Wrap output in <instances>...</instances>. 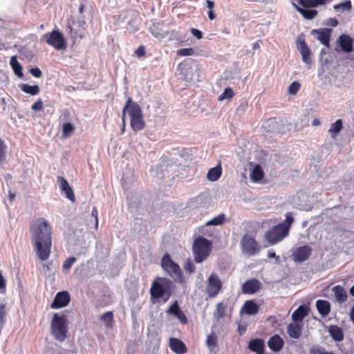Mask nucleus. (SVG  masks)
I'll return each instance as SVG.
<instances>
[{
	"label": "nucleus",
	"mask_w": 354,
	"mask_h": 354,
	"mask_svg": "<svg viewBox=\"0 0 354 354\" xmlns=\"http://www.w3.org/2000/svg\"><path fill=\"white\" fill-rule=\"evenodd\" d=\"M30 230L37 257L41 261L47 260L52 245L51 227L49 223L45 218H39L30 227Z\"/></svg>",
	"instance_id": "obj_1"
},
{
	"label": "nucleus",
	"mask_w": 354,
	"mask_h": 354,
	"mask_svg": "<svg viewBox=\"0 0 354 354\" xmlns=\"http://www.w3.org/2000/svg\"><path fill=\"white\" fill-rule=\"evenodd\" d=\"M128 113L131 118V127L134 131L142 130L145 127L142 111L139 104L133 102L131 97H129L122 110V119L124 122L126 113Z\"/></svg>",
	"instance_id": "obj_2"
},
{
	"label": "nucleus",
	"mask_w": 354,
	"mask_h": 354,
	"mask_svg": "<svg viewBox=\"0 0 354 354\" xmlns=\"http://www.w3.org/2000/svg\"><path fill=\"white\" fill-rule=\"evenodd\" d=\"M175 286L172 281L164 277H158L153 282L150 288L151 296L155 299H160L165 295L169 298Z\"/></svg>",
	"instance_id": "obj_3"
},
{
	"label": "nucleus",
	"mask_w": 354,
	"mask_h": 354,
	"mask_svg": "<svg viewBox=\"0 0 354 354\" xmlns=\"http://www.w3.org/2000/svg\"><path fill=\"white\" fill-rule=\"evenodd\" d=\"M212 242L202 236L196 238L193 243L194 261L197 263L204 261L209 255L212 250Z\"/></svg>",
	"instance_id": "obj_4"
},
{
	"label": "nucleus",
	"mask_w": 354,
	"mask_h": 354,
	"mask_svg": "<svg viewBox=\"0 0 354 354\" xmlns=\"http://www.w3.org/2000/svg\"><path fill=\"white\" fill-rule=\"evenodd\" d=\"M52 333L57 340L62 342L67 334V319L64 315L55 313L51 322Z\"/></svg>",
	"instance_id": "obj_5"
},
{
	"label": "nucleus",
	"mask_w": 354,
	"mask_h": 354,
	"mask_svg": "<svg viewBox=\"0 0 354 354\" xmlns=\"http://www.w3.org/2000/svg\"><path fill=\"white\" fill-rule=\"evenodd\" d=\"M43 39L49 46L57 50H64L67 46V43L63 34L58 30H53L51 32L44 34Z\"/></svg>",
	"instance_id": "obj_6"
},
{
	"label": "nucleus",
	"mask_w": 354,
	"mask_h": 354,
	"mask_svg": "<svg viewBox=\"0 0 354 354\" xmlns=\"http://www.w3.org/2000/svg\"><path fill=\"white\" fill-rule=\"evenodd\" d=\"M242 252L249 257L259 253L261 246L256 239L248 234H244L241 240Z\"/></svg>",
	"instance_id": "obj_7"
},
{
	"label": "nucleus",
	"mask_w": 354,
	"mask_h": 354,
	"mask_svg": "<svg viewBox=\"0 0 354 354\" xmlns=\"http://www.w3.org/2000/svg\"><path fill=\"white\" fill-rule=\"evenodd\" d=\"M288 227L285 223H279L272 227L266 234V239L271 244H274L288 235Z\"/></svg>",
	"instance_id": "obj_8"
},
{
	"label": "nucleus",
	"mask_w": 354,
	"mask_h": 354,
	"mask_svg": "<svg viewBox=\"0 0 354 354\" xmlns=\"http://www.w3.org/2000/svg\"><path fill=\"white\" fill-rule=\"evenodd\" d=\"M161 266L162 269L171 277L181 278L182 272L180 266L171 260L168 253L164 254L161 261Z\"/></svg>",
	"instance_id": "obj_9"
},
{
	"label": "nucleus",
	"mask_w": 354,
	"mask_h": 354,
	"mask_svg": "<svg viewBox=\"0 0 354 354\" xmlns=\"http://www.w3.org/2000/svg\"><path fill=\"white\" fill-rule=\"evenodd\" d=\"M223 283L215 272L211 273L207 279L206 293L210 298L216 297L222 289Z\"/></svg>",
	"instance_id": "obj_10"
},
{
	"label": "nucleus",
	"mask_w": 354,
	"mask_h": 354,
	"mask_svg": "<svg viewBox=\"0 0 354 354\" xmlns=\"http://www.w3.org/2000/svg\"><path fill=\"white\" fill-rule=\"evenodd\" d=\"M70 301L69 294L66 291H62L57 293L50 308L53 309H58L66 306Z\"/></svg>",
	"instance_id": "obj_11"
},
{
	"label": "nucleus",
	"mask_w": 354,
	"mask_h": 354,
	"mask_svg": "<svg viewBox=\"0 0 354 354\" xmlns=\"http://www.w3.org/2000/svg\"><path fill=\"white\" fill-rule=\"evenodd\" d=\"M331 33L332 29L328 28L312 30V34L327 48H329Z\"/></svg>",
	"instance_id": "obj_12"
},
{
	"label": "nucleus",
	"mask_w": 354,
	"mask_h": 354,
	"mask_svg": "<svg viewBox=\"0 0 354 354\" xmlns=\"http://www.w3.org/2000/svg\"><path fill=\"white\" fill-rule=\"evenodd\" d=\"M337 42L341 48V50L344 53H349L353 50V39L348 35H341Z\"/></svg>",
	"instance_id": "obj_13"
},
{
	"label": "nucleus",
	"mask_w": 354,
	"mask_h": 354,
	"mask_svg": "<svg viewBox=\"0 0 354 354\" xmlns=\"http://www.w3.org/2000/svg\"><path fill=\"white\" fill-rule=\"evenodd\" d=\"M312 253V249L308 245L301 246L297 248L293 254L295 262L301 263L308 259Z\"/></svg>",
	"instance_id": "obj_14"
},
{
	"label": "nucleus",
	"mask_w": 354,
	"mask_h": 354,
	"mask_svg": "<svg viewBox=\"0 0 354 354\" xmlns=\"http://www.w3.org/2000/svg\"><path fill=\"white\" fill-rule=\"evenodd\" d=\"M261 282L255 279L246 281L242 285V292L245 294L252 295L259 290Z\"/></svg>",
	"instance_id": "obj_15"
},
{
	"label": "nucleus",
	"mask_w": 354,
	"mask_h": 354,
	"mask_svg": "<svg viewBox=\"0 0 354 354\" xmlns=\"http://www.w3.org/2000/svg\"><path fill=\"white\" fill-rule=\"evenodd\" d=\"M57 181L61 191L66 194V198L72 202H74L75 201V197L68 181L62 176H58Z\"/></svg>",
	"instance_id": "obj_16"
},
{
	"label": "nucleus",
	"mask_w": 354,
	"mask_h": 354,
	"mask_svg": "<svg viewBox=\"0 0 354 354\" xmlns=\"http://www.w3.org/2000/svg\"><path fill=\"white\" fill-rule=\"evenodd\" d=\"M167 313L174 315L183 324L187 323V318L179 308L177 301H175L174 303L167 310Z\"/></svg>",
	"instance_id": "obj_17"
},
{
	"label": "nucleus",
	"mask_w": 354,
	"mask_h": 354,
	"mask_svg": "<svg viewBox=\"0 0 354 354\" xmlns=\"http://www.w3.org/2000/svg\"><path fill=\"white\" fill-rule=\"evenodd\" d=\"M283 344L284 342L279 335L271 337L268 342V347L274 352L279 351L283 348Z\"/></svg>",
	"instance_id": "obj_18"
},
{
	"label": "nucleus",
	"mask_w": 354,
	"mask_h": 354,
	"mask_svg": "<svg viewBox=\"0 0 354 354\" xmlns=\"http://www.w3.org/2000/svg\"><path fill=\"white\" fill-rule=\"evenodd\" d=\"M169 346L177 354H184L187 351L185 344L181 340L174 337L170 338Z\"/></svg>",
	"instance_id": "obj_19"
},
{
	"label": "nucleus",
	"mask_w": 354,
	"mask_h": 354,
	"mask_svg": "<svg viewBox=\"0 0 354 354\" xmlns=\"http://www.w3.org/2000/svg\"><path fill=\"white\" fill-rule=\"evenodd\" d=\"M309 308L306 305L299 306L292 313V319L295 322H301L308 315Z\"/></svg>",
	"instance_id": "obj_20"
},
{
	"label": "nucleus",
	"mask_w": 354,
	"mask_h": 354,
	"mask_svg": "<svg viewBox=\"0 0 354 354\" xmlns=\"http://www.w3.org/2000/svg\"><path fill=\"white\" fill-rule=\"evenodd\" d=\"M328 331L330 336L335 342H341L344 339L343 330L337 325H330Z\"/></svg>",
	"instance_id": "obj_21"
},
{
	"label": "nucleus",
	"mask_w": 354,
	"mask_h": 354,
	"mask_svg": "<svg viewBox=\"0 0 354 354\" xmlns=\"http://www.w3.org/2000/svg\"><path fill=\"white\" fill-rule=\"evenodd\" d=\"M259 309V306L254 301L249 300L245 302L241 308V313L244 312L248 315H253L258 313Z\"/></svg>",
	"instance_id": "obj_22"
},
{
	"label": "nucleus",
	"mask_w": 354,
	"mask_h": 354,
	"mask_svg": "<svg viewBox=\"0 0 354 354\" xmlns=\"http://www.w3.org/2000/svg\"><path fill=\"white\" fill-rule=\"evenodd\" d=\"M248 348L257 354H263L265 348L264 342L261 339H252L249 343Z\"/></svg>",
	"instance_id": "obj_23"
},
{
	"label": "nucleus",
	"mask_w": 354,
	"mask_h": 354,
	"mask_svg": "<svg viewBox=\"0 0 354 354\" xmlns=\"http://www.w3.org/2000/svg\"><path fill=\"white\" fill-rule=\"evenodd\" d=\"M316 307L319 313L323 317L327 316L330 311V304L326 300L319 299L316 301Z\"/></svg>",
	"instance_id": "obj_24"
},
{
	"label": "nucleus",
	"mask_w": 354,
	"mask_h": 354,
	"mask_svg": "<svg viewBox=\"0 0 354 354\" xmlns=\"http://www.w3.org/2000/svg\"><path fill=\"white\" fill-rule=\"evenodd\" d=\"M289 336L293 339H298L301 335V327L297 322H292L287 326Z\"/></svg>",
	"instance_id": "obj_25"
},
{
	"label": "nucleus",
	"mask_w": 354,
	"mask_h": 354,
	"mask_svg": "<svg viewBox=\"0 0 354 354\" xmlns=\"http://www.w3.org/2000/svg\"><path fill=\"white\" fill-rule=\"evenodd\" d=\"M292 5L297 10V11L301 13L302 16L307 19H314L318 13L317 10H308L301 8L299 6H298L295 2H292Z\"/></svg>",
	"instance_id": "obj_26"
},
{
	"label": "nucleus",
	"mask_w": 354,
	"mask_h": 354,
	"mask_svg": "<svg viewBox=\"0 0 354 354\" xmlns=\"http://www.w3.org/2000/svg\"><path fill=\"white\" fill-rule=\"evenodd\" d=\"M299 51L302 56L303 61L306 64H310V50L308 46L306 45L304 40L299 41Z\"/></svg>",
	"instance_id": "obj_27"
},
{
	"label": "nucleus",
	"mask_w": 354,
	"mask_h": 354,
	"mask_svg": "<svg viewBox=\"0 0 354 354\" xmlns=\"http://www.w3.org/2000/svg\"><path fill=\"white\" fill-rule=\"evenodd\" d=\"M333 292L335 294L336 300L342 303L347 299V293L344 288L339 285L335 286L333 288Z\"/></svg>",
	"instance_id": "obj_28"
},
{
	"label": "nucleus",
	"mask_w": 354,
	"mask_h": 354,
	"mask_svg": "<svg viewBox=\"0 0 354 354\" xmlns=\"http://www.w3.org/2000/svg\"><path fill=\"white\" fill-rule=\"evenodd\" d=\"M222 174V168L220 165H217L211 168L207 174V178L211 181L217 180Z\"/></svg>",
	"instance_id": "obj_29"
},
{
	"label": "nucleus",
	"mask_w": 354,
	"mask_h": 354,
	"mask_svg": "<svg viewBox=\"0 0 354 354\" xmlns=\"http://www.w3.org/2000/svg\"><path fill=\"white\" fill-rule=\"evenodd\" d=\"M10 64L15 73L19 77H22L24 74L22 73V66L18 62L16 56H12L10 58Z\"/></svg>",
	"instance_id": "obj_30"
},
{
	"label": "nucleus",
	"mask_w": 354,
	"mask_h": 354,
	"mask_svg": "<svg viewBox=\"0 0 354 354\" xmlns=\"http://www.w3.org/2000/svg\"><path fill=\"white\" fill-rule=\"evenodd\" d=\"M22 91L26 93L30 94V95H36L39 93V87L37 85H29L27 84H23L20 86Z\"/></svg>",
	"instance_id": "obj_31"
},
{
	"label": "nucleus",
	"mask_w": 354,
	"mask_h": 354,
	"mask_svg": "<svg viewBox=\"0 0 354 354\" xmlns=\"http://www.w3.org/2000/svg\"><path fill=\"white\" fill-rule=\"evenodd\" d=\"M251 178L253 181L257 182L262 180L263 171L259 165H256L252 171Z\"/></svg>",
	"instance_id": "obj_32"
},
{
	"label": "nucleus",
	"mask_w": 354,
	"mask_h": 354,
	"mask_svg": "<svg viewBox=\"0 0 354 354\" xmlns=\"http://www.w3.org/2000/svg\"><path fill=\"white\" fill-rule=\"evenodd\" d=\"M325 3V0H301L299 4L305 8H313L319 5H324Z\"/></svg>",
	"instance_id": "obj_33"
},
{
	"label": "nucleus",
	"mask_w": 354,
	"mask_h": 354,
	"mask_svg": "<svg viewBox=\"0 0 354 354\" xmlns=\"http://www.w3.org/2000/svg\"><path fill=\"white\" fill-rule=\"evenodd\" d=\"M100 319L104 322L106 328H111L113 326V313L109 311L100 317Z\"/></svg>",
	"instance_id": "obj_34"
},
{
	"label": "nucleus",
	"mask_w": 354,
	"mask_h": 354,
	"mask_svg": "<svg viewBox=\"0 0 354 354\" xmlns=\"http://www.w3.org/2000/svg\"><path fill=\"white\" fill-rule=\"evenodd\" d=\"M217 337L214 333H212L208 335L206 341V345L207 348L212 351L217 346Z\"/></svg>",
	"instance_id": "obj_35"
},
{
	"label": "nucleus",
	"mask_w": 354,
	"mask_h": 354,
	"mask_svg": "<svg viewBox=\"0 0 354 354\" xmlns=\"http://www.w3.org/2000/svg\"><path fill=\"white\" fill-rule=\"evenodd\" d=\"M225 214H221L216 216V217L213 218L210 221H207L205 225L207 226L219 225H221L222 223H223V222L225 221Z\"/></svg>",
	"instance_id": "obj_36"
},
{
	"label": "nucleus",
	"mask_w": 354,
	"mask_h": 354,
	"mask_svg": "<svg viewBox=\"0 0 354 354\" xmlns=\"http://www.w3.org/2000/svg\"><path fill=\"white\" fill-rule=\"evenodd\" d=\"M333 8L336 11H338L339 10H342V11L351 10L352 8L351 1L348 0V1H345L344 2L340 3L338 4H335V5H334Z\"/></svg>",
	"instance_id": "obj_37"
},
{
	"label": "nucleus",
	"mask_w": 354,
	"mask_h": 354,
	"mask_svg": "<svg viewBox=\"0 0 354 354\" xmlns=\"http://www.w3.org/2000/svg\"><path fill=\"white\" fill-rule=\"evenodd\" d=\"M310 354H335V353L333 351H327L324 347L315 345L310 348Z\"/></svg>",
	"instance_id": "obj_38"
},
{
	"label": "nucleus",
	"mask_w": 354,
	"mask_h": 354,
	"mask_svg": "<svg viewBox=\"0 0 354 354\" xmlns=\"http://www.w3.org/2000/svg\"><path fill=\"white\" fill-rule=\"evenodd\" d=\"M233 96H234V91H233V90L231 88H230V87H227L219 95L218 100L219 101H223L224 100H229L232 99Z\"/></svg>",
	"instance_id": "obj_39"
},
{
	"label": "nucleus",
	"mask_w": 354,
	"mask_h": 354,
	"mask_svg": "<svg viewBox=\"0 0 354 354\" xmlns=\"http://www.w3.org/2000/svg\"><path fill=\"white\" fill-rule=\"evenodd\" d=\"M177 55L182 57L196 55V50L192 48H180L177 50Z\"/></svg>",
	"instance_id": "obj_40"
},
{
	"label": "nucleus",
	"mask_w": 354,
	"mask_h": 354,
	"mask_svg": "<svg viewBox=\"0 0 354 354\" xmlns=\"http://www.w3.org/2000/svg\"><path fill=\"white\" fill-rule=\"evenodd\" d=\"M75 127L71 123H65L63 125V136L64 137H68L73 133Z\"/></svg>",
	"instance_id": "obj_41"
},
{
	"label": "nucleus",
	"mask_w": 354,
	"mask_h": 354,
	"mask_svg": "<svg viewBox=\"0 0 354 354\" xmlns=\"http://www.w3.org/2000/svg\"><path fill=\"white\" fill-rule=\"evenodd\" d=\"M342 129V121L339 119L332 124L329 131L331 133H338Z\"/></svg>",
	"instance_id": "obj_42"
},
{
	"label": "nucleus",
	"mask_w": 354,
	"mask_h": 354,
	"mask_svg": "<svg viewBox=\"0 0 354 354\" xmlns=\"http://www.w3.org/2000/svg\"><path fill=\"white\" fill-rule=\"evenodd\" d=\"M6 145L4 141L0 138V163L3 162L6 160Z\"/></svg>",
	"instance_id": "obj_43"
},
{
	"label": "nucleus",
	"mask_w": 354,
	"mask_h": 354,
	"mask_svg": "<svg viewBox=\"0 0 354 354\" xmlns=\"http://www.w3.org/2000/svg\"><path fill=\"white\" fill-rule=\"evenodd\" d=\"M300 84L297 82H293L290 84L288 87V93L291 95H295L297 93L300 88Z\"/></svg>",
	"instance_id": "obj_44"
},
{
	"label": "nucleus",
	"mask_w": 354,
	"mask_h": 354,
	"mask_svg": "<svg viewBox=\"0 0 354 354\" xmlns=\"http://www.w3.org/2000/svg\"><path fill=\"white\" fill-rule=\"evenodd\" d=\"M216 314L218 318H223L225 316V306L223 305V303H218L216 305Z\"/></svg>",
	"instance_id": "obj_45"
},
{
	"label": "nucleus",
	"mask_w": 354,
	"mask_h": 354,
	"mask_svg": "<svg viewBox=\"0 0 354 354\" xmlns=\"http://www.w3.org/2000/svg\"><path fill=\"white\" fill-rule=\"evenodd\" d=\"M76 261L77 259L74 257L68 258L63 264V269L69 270Z\"/></svg>",
	"instance_id": "obj_46"
},
{
	"label": "nucleus",
	"mask_w": 354,
	"mask_h": 354,
	"mask_svg": "<svg viewBox=\"0 0 354 354\" xmlns=\"http://www.w3.org/2000/svg\"><path fill=\"white\" fill-rule=\"evenodd\" d=\"M6 306L3 304H0V322L1 325H3L6 322Z\"/></svg>",
	"instance_id": "obj_47"
},
{
	"label": "nucleus",
	"mask_w": 354,
	"mask_h": 354,
	"mask_svg": "<svg viewBox=\"0 0 354 354\" xmlns=\"http://www.w3.org/2000/svg\"><path fill=\"white\" fill-rule=\"evenodd\" d=\"M31 109L35 111H39L43 109V102L39 99L35 102L31 106Z\"/></svg>",
	"instance_id": "obj_48"
},
{
	"label": "nucleus",
	"mask_w": 354,
	"mask_h": 354,
	"mask_svg": "<svg viewBox=\"0 0 354 354\" xmlns=\"http://www.w3.org/2000/svg\"><path fill=\"white\" fill-rule=\"evenodd\" d=\"M293 221H294V218H293V216H292V214L290 212L288 213L286 216V220L283 223H285V225L287 226L288 232H289L290 226L292 223Z\"/></svg>",
	"instance_id": "obj_49"
},
{
	"label": "nucleus",
	"mask_w": 354,
	"mask_h": 354,
	"mask_svg": "<svg viewBox=\"0 0 354 354\" xmlns=\"http://www.w3.org/2000/svg\"><path fill=\"white\" fill-rule=\"evenodd\" d=\"M30 73L32 76L37 78H39L42 75V73L38 67L31 68L30 69Z\"/></svg>",
	"instance_id": "obj_50"
},
{
	"label": "nucleus",
	"mask_w": 354,
	"mask_h": 354,
	"mask_svg": "<svg viewBox=\"0 0 354 354\" xmlns=\"http://www.w3.org/2000/svg\"><path fill=\"white\" fill-rule=\"evenodd\" d=\"M185 269L186 271L189 272V273H192L195 271L196 268L194 264L191 261H187L185 266Z\"/></svg>",
	"instance_id": "obj_51"
},
{
	"label": "nucleus",
	"mask_w": 354,
	"mask_h": 354,
	"mask_svg": "<svg viewBox=\"0 0 354 354\" xmlns=\"http://www.w3.org/2000/svg\"><path fill=\"white\" fill-rule=\"evenodd\" d=\"M69 28L72 37H73L75 39H76L77 37L81 39L84 37V35L82 32H77L76 30H74L73 27L72 26H69Z\"/></svg>",
	"instance_id": "obj_52"
},
{
	"label": "nucleus",
	"mask_w": 354,
	"mask_h": 354,
	"mask_svg": "<svg viewBox=\"0 0 354 354\" xmlns=\"http://www.w3.org/2000/svg\"><path fill=\"white\" fill-rule=\"evenodd\" d=\"M136 55L137 57H140L145 56L146 51L143 46H140L136 50Z\"/></svg>",
	"instance_id": "obj_53"
},
{
	"label": "nucleus",
	"mask_w": 354,
	"mask_h": 354,
	"mask_svg": "<svg viewBox=\"0 0 354 354\" xmlns=\"http://www.w3.org/2000/svg\"><path fill=\"white\" fill-rule=\"evenodd\" d=\"M191 33L193 36L196 37L198 39H200L203 37L202 32L198 29L192 28Z\"/></svg>",
	"instance_id": "obj_54"
},
{
	"label": "nucleus",
	"mask_w": 354,
	"mask_h": 354,
	"mask_svg": "<svg viewBox=\"0 0 354 354\" xmlns=\"http://www.w3.org/2000/svg\"><path fill=\"white\" fill-rule=\"evenodd\" d=\"M91 215L95 218V227L98 226V211L95 207H93L91 212Z\"/></svg>",
	"instance_id": "obj_55"
},
{
	"label": "nucleus",
	"mask_w": 354,
	"mask_h": 354,
	"mask_svg": "<svg viewBox=\"0 0 354 354\" xmlns=\"http://www.w3.org/2000/svg\"><path fill=\"white\" fill-rule=\"evenodd\" d=\"M326 25L331 27H336L338 25V20L335 18H329L327 20Z\"/></svg>",
	"instance_id": "obj_56"
},
{
	"label": "nucleus",
	"mask_w": 354,
	"mask_h": 354,
	"mask_svg": "<svg viewBox=\"0 0 354 354\" xmlns=\"http://www.w3.org/2000/svg\"><path fill=\"white\" fill-rule=\"evenodd\" d=\"M154 28H153V27H152V28H150V32H151V33L153 36H155L156 37H158H158H163L165 36L163 34H162V33H159V32H157V31H155V30H154Z\"/></svg>",
	"instance_id": "obj_57"
},
{
	"label": "nucleus",
	"mask_w": 354,
	"mask_h": 354,
	"mask_svg": "<svg viewBox=\"0 0 354 354\" xmlns=\"http://www.w3.org/2000/svg\"><path fill=\"white\" fill-rule=\"evenodd\" d=\"M268 257L271 258H276L277 260H279V257H277L275 252L273 250H270L268 252Z\"/></svg>",
	"instance_id": "obj_58"
},
{
	"label": "nucleus",
	"mask_w": 354,
	"mask_h": 354,
	"mask_svg": "<svg viewBox=\"0 0 354 354\" xmlns=\"http://www.w3.org/2000/svg\"><path fill=\"white\" fill-rule=\"evenodd\" d=\"M208 17L210 20H213L216 18V15L214 13L213 10H210L209 12H208Z\"/></svg>",
	"instance_id": "obj_59"
},
{
	"label": "nucleus",
	"mask_w": 354,
	"mask_h": 354,
	"mask_svg": "<svg viewBox=\"0 0 354 354\" xmlns=\"http://www.w3.org/2000/svg\"><path fill=\"white\" fill-rule=\"evenodd\" d=\"M207 6L209 9L212 10L214 6V2L213 1L207 0Z\"/></svg>",
	"instance_id": "obj_60"
},
{
	"label": "nucleus",
	"mask_w": 354,
	"mask_h": 354,
	"mask_svg": "<svg viewBox=\"0 0 354 354\" xmlns=\"http://www.w3.org/2000/svg\"><path fill=\"white\" fill-rule=\"evenodd\" d=\"M350 317L351 321L354 323V306L351 308V312H350Z\"/></svg>",
	"instance_id": "obj_61"
},
{
	"label": "nucleus",
	"mask_w": 354,
	"mask_h": 354,
	"mask_svg": "<svg viewBox=\"0 0 354 354\" xmlns=\"http://www.w3.org/2000/svg\"><path fill=\"white\" fill-rule=\"evenodd\" d=\"M260 48V46L259 44V41L255 42L254 44H253L252 45V49L253 50H257V49H259Z\"/></svg>",
	"instance_id": "obj_62"
},
{
	"label": "nucleus",
	"mask_w": 354,
	"mask_h": 354,
	"mask_svg": "<svg viewBox=\"0 0 354 354\" xmlns=\"http://www.w3.org/2000/svg\"><path fill=\"white\" fill-rule=\"evenodd\" d=\"M84 9V4H80V6H79V12L81 13V14L83 13Z\"/></svg>",
	"instance_id": "obj_63"
},
{
	"label": "nucleus",
	"mask_w": 354,
	"mask_h": 354,
	"mask_svg": "<svg viewBox=\"0 0 354 354\" xmlns=\"http://www.w3.org/2000/svg\"><path fill=\"white\" fill-rule=\"evenodd\" d=\"M320 124V122L318 119H315L313 121V124L314 126H317Z\"/></svg>",
	"instance_id": "obj_64"
}]
</instances>
